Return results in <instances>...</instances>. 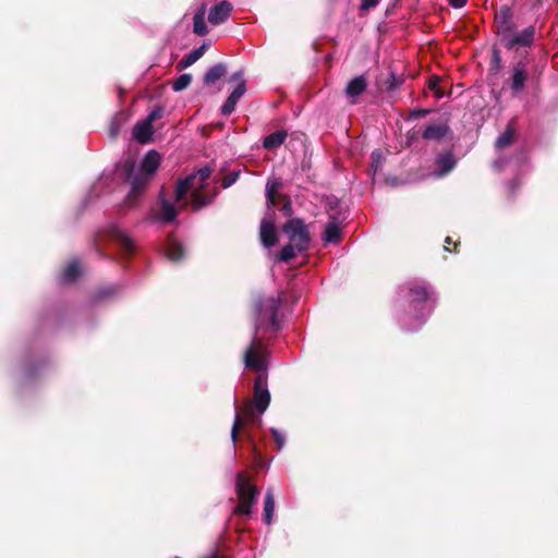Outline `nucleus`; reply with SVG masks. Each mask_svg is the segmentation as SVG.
I'll return each mask as SVG.
<instances>
[{"instance_id": "nucleus-17", "label": "nucleus", "mask_w": 558, "mask_h": 558, "mask_svg": "<svg viewBox=\"0 0 558 558\" xmlns=\"http://www.w3.org/2000/svg\"><path fill=\"white\" fill-rule=\"evenodd\" d=\"M449 133V126L446 123L429 124L423 132V138L428 141H439Z\"/></svg>"}, {"instance_id": "nucleus-18", "label": "nucleus", "mask_w": 558, "mask_h": 558, "mask_svg": "<svg viewBox=\"0 0 558 558\" xmlns=\"http://www.w3.org/2000/svg\"><path fill=\"white\" fill-rule=\"evenodd\" d=\"M165 254L168 259L178 262L184 257L185 251L181 243L172 238H169L165 246Z\"/></svg>"}, {"instance_id": "nucleus-39", "label": "nucleus", "mask_w": 558, "mask_h": 558, "mask_svg": "<svg viewBox=\"0 0 558 558\" xmlns=\"http://www.w3.org/2000/svg\"><path fill=\"white\" fill-rule=\"evenodd\" d=\"M450 5L453 8L460 9L466 4L468 0H448Z\"/></svg>"}, {"instance_id": "nucleus-42", "label": "nucleus", "mask_w": 558, "mask_h": 558, "mask_svg": "<svg viewBox=\"0 0 558 558\" xmlns=\"http://www.w3.org/2000/svg\"><path fill=\"white\" fill-rule=\"evenodd\" d=\"M247 438L252 444L254 442L253 436L251 434L247 435Z\"/></svg>"}, {"instance_id": "nucleus-26", "label": "nucleus", "mask_w": 558, "mask_h": 558, "mask_svg": "<svg viewBox=\"0 0 558 558\" xmlns=\"http://www.w3.org/2000/svg\"><path fill=\"white\" fill-rule=\"evenodd\" d=\"M513 138H514V131L511 126V124H509L506 129V131L500 134L498 136V138L496 140V143H495V147L498 151H500L501 149L508 147L512 142H513Z\"/></svg>"}, {"instance_id": "nucleus-12", "label": "nucleus", "mask_w": 558, "mask_h": 558, "mask_svg": "<svg viewBox=\"0 0 558 558\" xmlns=\"http://www.w3.org/2000/svg\"><path fill=\"white\" fill-rule=\"evenodd\" d=\"M245 92H246L245 81H241L235 86V88L232 90V93L229 95V97L227 98L225 104L222 105L221 113L223 116L231 114L234 111L235 106H236L239 99L245 94Z\"/></svg>"}, {"instance_id": "nucleus-10", "label": "nucleus", "mask_w": 558, "mask_h": 558, "mask_svg": "<svg viewBox=\"0 0 558 558\" xmlns=\"http://www.w3.org/2000/svg\"><path fill=\"white\" fill-rule=\"evenodd\" d=\"M232 11V4L227 1L222 0L215 4L208 13V22L211 25H219L222 24L228 20Z\"/></svg>"}, {"instance_id": "nucleus-8", "label": "nucleus", "mask_w": 558, "mask_h": 558, "mask_svg": "<svg viewBox=\"0 0 558 558\" xmlns=\"http://www.w3.org/2000/svg\"><path fill=\"white\" fill-rule=\"evenodd\" d=\"M106 236L110 242L116 244L125 256L131 255L135 251V244L133 240L121 227L117 225L109 227Z\"/></svg>"}, {"instance_id": "nucleus-3", "label": "nucleus", "mask_w": 558, "mask_h": 558, "mask_svg": "<svg viewBox=\"0 0 558 558\" xmlns=\"http://www.w3.org/2000/svg\"><path fill=\"white\" fill-rule=\"evenodd\" d=\"M433 291L428 284L421 280L408 282L400 289V295L409 303L410 311L401 317L402 327L413 331L418 329L432 312Z\"/></svg>"}, {"instance_id": "nucleus-40", "label": "nucleus", "mask_w": 558, "mask_h": 558, "mask_svg": "<svg viewBox=\"0 0 558 558\" xmlns=\"http://www.w3.org/2000/svg\"><path fill=\"white\" fill-rule=\"evenodd\" d=\"M230 81L231 82H238V84L241 82V81H244L243 80V73L242 71H238L235 73H233L230 77Z\"/></svg>"}, {"instance_id": "nucleus-29", "label": "nucleus", "mask_w": 558, "mask_h": 558, "mask_svg": "<svg viewBox=\"0 0 558 558\" xmlns=\"http://www.w3.org/2000/svg\"><path fill=\"white\" fill-rule=\"evenodd\" d=\"M299 252V247L289 243L280 252L279 260L280 262H289Z\"/></svg>"}, {"instance_id": "nucleus-38", "label": "nucleus", "mask_w": 558, "mask_h": 558, "mask_svg": "<svg viewBox=\"0 0 558 558\" xmlns=\"http://www.w3.org/2000/svg\"><path fill=\"white\" fill-rule=\"evenodd\" d=\"M282 211L287 215V216H290L292 214V206H291V202L290 199H286L283 206H282Z\"/></svg>"}, {"instance_id": "nucleus-36", "label": "nucleus", "mask_w": 558, "mask_h": 558, "mask_svg": "<svg viewBox=\"0 0 558 558\" xmlns=\"http://www.w3.org/2000/svg\"><path fill=\"white\" fill-rule=\"evenodd\" d=\"M507 165V160L504 157H498L494 162L493 167L497 171H501Z\"/></svg>"}, {"instance_id": "nucleus-5", "label": "nucleus", "mask_w": 558, "mask_h": 558, "mask_svg": "<svg viewBox=\"0 0 558 558\" xmlns=\"http://www.w3.org/2000/svg\"><path fill=\"white\" fill-rule=\"evenodd\" d=\"M235 488L239 498L236 512L245 515L251 514L258 495L257 487L251 485L246 475L243 472H240L236 475Z\"/></svg>"}, {"instance_id": "nucleus-28", "label": "nucleus", "mask_w": 558, "mask_h": 558, "mask_svg": "<svg viewBox=\"0 0 558 558\" xmlns=\"http://www.w3.org/2000/svg\"><path fill=\"white\" fill-rule=\"evenodd\" d=\"M81 274L80 265L76 260L71 262L64 269L62 280L73 282Z\"/></svg>"}, {"instance_id": "nucleus-6", "label": "nucleus", "mask_w": 558, "mask_h": 558, "mask_svg": "<svg viewBox=\"0 0 558 558\" xmlns=\"http://www.w3.org/2000/svg\"><path fill=\"white\" fill-rule=\"evenodd\" d=\"M284 232L288 234L290 243L299 247V252L307 250L310 244V234L302 220H289L284 226Z\"/></svg>"}, {"instance_id": "nucleus-9", "label": "nucleus", "mask_w": 558, "mask_h": 558, "mask_svg": "<svg viewBox=\"0 0 558 558\" xmlns=\"http://www.w3.org/2000/svg\"><path fill=\"white\" fill-rule=\"evenodd\" d=\"M330 221L326 225L324 233H323V240L326 243H338L341 240V223L344 218H341L339 215L336 216L333 214H329Z\"/></svg>"}, {"instance_id": "nucleus-1", "label": "nucleus", "mask_w": 558, "mask_h": 558, "mask_svg": "<svg viewBox=\"0 0 558 558\" xmlns=\"http://www.w3.org/2000/svg\"><path fill=\"white\" fill-rule=\"evenodd\" d=\"M280 304L281 299L279 296H265L256 302L255 332L244 352L245 367L259 373L254 384V407L258 413H264L270 403L266 377L267 349L263 337L268 332L279 330L278 311Z\"/></svg>"}, {"instance_id": "nucleus-33", "label": "nucleus", "mask_w": 558, "mask_h": 558, "mask_svg": "<svg viewBox=\"0 0 558 558\" xmlns=\"http://www.w3.org/2000/svg\"><path fill=\"white\" fill-rule=\"evenodd\" d=\"M239 175H240L239 171H233L229 175L223 178L222 183H221L222 187L227 189V187L231 186L233 183L236 182V180L239 179Z\"/></svg>"}, {"instance_id": "nucleus-27", "label": "nucleus", "mask_w": 558, "mask_h": 558, "mask_svg": "<svg viewBox=\"0 0 558 558\" xmlns=\"http://www.w3.org/2000/svg\"><path fill=\"white\" fill-rule=\"evenodd\" d=\"M437 163L440 167L438 175L442 177L454 168L456 160L451 154H446L438 157Z\"/></svg>"}, {"instance_id": "nucleus-2", "label": "nucleus", "mask_w": 558, "mask_h": 558, "mask_svg": "<svg viewBox=\"0 0 558 558\" xmlns=\"http://www.w3.org/2000/svg\"><path fill=\"white\" fill-rule=\"evenodd\" d=\"M210 174V168L204 167L186 178L179 180L174 190V201L171 202L162 198L161 208L156 215V219L163 222L172 221L179 210L187 207V196L191 198V205L194 210H198L208 205L217 194L215 190L213 192L207 191V182Z\"/></svg>"}, {"instance_id": "nucleus-30", "label": "nucleus", "mask_w": 558, "mask_h": 558, "mask_svg": "<svg viewBox=\"0 0 558 558\" xmlns=\"http://www.w3.org/2000/svg\"><path fill=\"white\" fill-rule=\"evenodd\" d=\"M192 82V75L184 73L181 74L173 83H172V89L174 92H181L185 89Z\"/></svg>"}, {"instance_id": "nucleus-19", "label": "nucleus", "mask_w": 558, "mask_h": 558, "mask_svg": "<svg viewBox=\"0 0 558 558\" xmlns=\"http://www.w3.org/2000/svg\"><path fill=\"white\" fill-rule=\"evenodd\" d=\"M367 82L364 75L352 78L345 88V94L350 98H355L364 93L366 89Z\"/></svg>"}, {"instance_id": "nucleus-41", "label": "nucleus", "mask_w": 558, "mask_h": 558, "mask_svg": "<svg viewBox=\"0 0 558 558\" xmlns=\"http://www.w3.org/2000/svg\"><path fill=\"white\" fill-rule=\"evenodd\" d=\"M205 558H219V556L216 553H214Z\"/></svg>"}, {"instance_id": "nucleus-7", "label": "nucleus", "mask_w": 558, "mask_h": 558, "mask_svg": "<svg viewBox=\"0 0 558 558\" xmlns=\"http://www.w3.org/2000/svg\"><path fill=\"white\" fill-rule=\"evenodd\" d=\"M535 37V27L529 26L521 32L509 33L502 36L504 45L507 49H513L518 46L529 47L533 44Z\"/></svg>"}, {"instance_id": "nucleus-15", "label": "nucleus", "mask_w": 558, "mask_h": 558, "mask_svg": "<svg viewBox=\"0 0 558 558\" xmlns=\"http://www.w3.org/2000/svg\"><path fill=\"white\" fill-rule=\"evenodd\" d=\"M153 134V125L148 121L141 120L133 128V137L141 144L149 143Z\"/></svg>"}, {"instance_id": "nucleus-23", "label": "nucleus", "mask_w": 558, "mask_h": 558, "mask_svg": "<svg viewBox=\"0 0 558 558\" xmlns=\"http://www.w3.org/2000/svg\"><path fill=\"white\" fill-rule=\"evenodd\" d=\"M226 65L222 63L215 64L204 75V83L211 85L219 81L226 74Z\"/></svg>"}, {"instance_id": "nucleus-13", "label": "nucleus", "mask_w": 558, "mask_h": 558, "mask_svg": "<svg viewBox=\"0 0 558 558\" xmlns=\"http://www.w3.org/2000/svg\"><path fill=\"white\" fill-rule=\"evenodd\" d=\"M512 12L509 7H502L496 13V24H497V33L501 37L512 29Z\"/></svg>"}, {"instance_id": "nucleus-31", "label": "nucleus", "mask_w": 558, "mask_h": 558, "mask_svg": "<svg viewBox=\"0 0 558 558\" xmlns=\"http://www.w3.org/2000/svg\"><path fill=\"white\" fill-rule=\"evenodd\" d=\"M371 168L373 172H377L384 165L385 158L380 149H375L371 155Z\"/></svg>"}, {"instance_id": "nucleus-11", "label": "nucleus", "mask_w": 558, "mask_h": 558, "mask_svg": "<svg viewBox=\"0 0 558 558\" xmlns=\"http://www.w3.org/2000/svg\"><path fill=\"white\" fill-rule=\"evenodd\" d=\"M234 410H235L234 421H233V425L231 428V440H232L233 445L235 444V441L238 439L239 432L244 423V420H246V418L253 420V416H254V409H253L252 404H250V403L247 404L246 410H245L246 417H243V415L239 409L236 400H234Z\"/></svg>"}, {"instance_id": "nucleus-4", "label": "nucleus", "mask_w": 558, "mask_h": 558, "mask_svg": "<svg viewBox=\"0 0 558 558\" xmlns=\"http://www.w3.org/2000/svg\"><path fill=\"white\" fill-rule=\"evenodd\" d=\"M160 161V155L156 150H149L145 156L138 172L133 173L134 163L132 161L128 160L123 163V172L128 174V181L131 184V190L126 197L129 206L135 205L142 192L159 168Z\"/></svg>"}, {"instance_id": "nucleus-37", "label": "nucleus", "mask_w": 558, "mask_h": 558, "mask_svg": "<svg viewBox=\"0 0 558 558\" xmlns=\"http://www.w3.org/2000/svg\"><path fill=\"white\" fill-rule=\"evenodd\" d=\"M379 3V0H362L361 9L369 10L371 8L376 7Z\"/></svg>"}, {"instance_id": "nucleus-25", "label": "nucleus", "mask_w": 558, "mask_h": 558, "mask_svg": "<svg viewBox=\"0 0 558 558\" xmlns=\"http://www.w3.org/2000/svg\"><path fill=\"white\" fill-rule=\"evenodd\" d=\"M286 138L287 132L276 131L264 138L263 146L266 149H274L279 147L284 142Z\"/></svg>"}, {"instance_id": "nucleus-16", "label": "nucleus", "mask_w": 558, "mask_h": 558, "mask_svg": "<svg viewBox=\"0 0 558 558\" xmlns=\"http://www.w3.org/2000/svg\"><path fill=\"white\" fill-rule=\"evenodd\" d=\"M526 78H527V75H526L525 65L522 62H519L513 68V74L511 77V90L514 94L522 92L524 88Z\"/></svg>"}, {"instance_id": "nucleus-20", "label": "nucleus", "mask_w": 558, "mask_h": 558, "mask_svg": "<svg viewBox=\"0 0 558 558\" xmlns=\"http://www.w3.org/2000/svg\"><path fill=\"white\" fill-rule=\"evenodd\" d=\"M282 183L278 179H269L266 184V205L270 210L277 206V193Z\"/></svg>"}, {"instance_id": "nucleus-24", "label": "nucleus", "mask_w": 558, "mask_h": 558, "mask_svg": "<svg viewBox=\"0 0 558 558\" xmlns=\"http://www.w3.org/2000/svg\"><path fill=\"white\" fill-rule=\"evenodd\" d=\"M205 51V46H201L192 51H190L186 56H184L178 63V69L183 70L185 68L191 66L194 64L203 54Z\"/></svg>"}, {"instance_id": "nucleus-14", "label": "nucleus", "mask_w": 558, "mask_h": 558, "mask_svg": "<svg viewBox=\"0 0 558 558\" xmlns=\"http://www.w3.org/2000/svg\"><path fill=\"white\" fill-rule=\"evenodd\" d=\"M260 240L265 247H272L276 245L278 238L274 222L264 219L260 223Z\"/></svg>"}, {"instance_id": "nucleus-32", "label": "nucleus", "mask_w": 558, "mask_h": 558, "mask_svg": "<svg viewBox=\"0 0 558 558\" xmlns=\"http://www.w3.org/2000/svg\"><path fill=\"white\" fill-rule=\"evenodd\" d=\"M162 116H163V108L158 106V107L154 108L149 112V114L146 117V119H144V120L148 121V123L151 124L154 121L161 119Z\"/></svg>"}, {"instance_id": "nucleus-35", "label": "nucleus", "mask_w": 558, "mask_h": 558, "mask_svg": "<svg viewBox=\"0 0 558 558\" xmlns=\"http://www.w3.org/2000/svg\"><path fill=\"white\" fill-rule=\"evenodd\" d=\"M428 86H429V89H432L435 93V96L437 98H441L444 96V92L438 86L437 78L430 80Z\"/></svg>"}, {"instance_id": "nucleus-22", "label": "nucleus", "mask_w": 558, "mask_h": 558, "mask_svg": "<svg viewBox=\"0 0 558 558\" xmlns=\"http://www.w3.org/2000/svg\"><path fill=\"white\" fill-rule=\"evenodd\" d=\"M274 512H275V496H274V489L270 487L266 492L265 502H264L263 520L266 524H270L272 522Z\"/></svg>"}, {"instance_id": "nucleus-34", "label": "nucleus", "mask_w": 558, "mask_h": 558, "mask_svg": "<svg viewBox=\"0 0 558 558\" xmlns=\"http://www.w3.org/2000/svg\"><path fill=\"white\" fill-rule=\"evenodd\" d=\"M271 434L275 437V440H276V444L278 446V449H281L284 446V444H286L284 435L281 432H279L278 429H276V428H271Z\"/></svg>"}, {"instance_id": "nucleus-21", "label": "nucleus", "mask_w": 558, "mask_h": 558, "mask_svg": "<svg viewBox=\"0 0 558 558\" xmlns=\"http://www.w3.org/2000/svg\"><path fill=\"white\" fill-rule=\"evenodd\" d=\"M206 7L203 4L193 17V32L198 36L208 34V28L205 22Z\"/></svg>"}]
</instances>
